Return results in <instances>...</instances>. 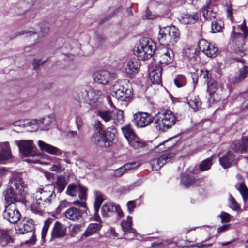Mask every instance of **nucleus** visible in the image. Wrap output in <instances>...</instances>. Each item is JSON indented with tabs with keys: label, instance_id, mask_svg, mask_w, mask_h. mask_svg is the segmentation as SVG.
I'll use <instances>...</instances> for the list:
<instances>
[{
	"label": "nucleus",
	"instance_id": "nucleus-1",
	"mask_svg": "<svg viewBox=\"0 0 248 248\" xmlns=\"http://www.w3.org/2000/svg\"><path fill=\"white\" fill-rule=\"evenodd\" d=\"M27 184L23 181L20 174H16L9 179L8 185L3 192L6 205L3 212V217L11 223H16L21 218V215L16 203L20 202L27 205Z\"/></svg>",
	"mask_w": 248,
	"mask_h": 248
},
{
	"label": "nucleus",
	"instance_id": "nucleus-2",
	"mask_svg": "<svg viewBox=\"0 0 248 248\" xmlns=\"http://www.w3.org/2000/svg\"><path fill=\"white\" fill-rule=\"evenodd\" d=\"M55 186L49 184L45 186H41L35 194V202L31 206L35 213H41L45 208L49 205L52 201L56 198L54 192Z\"/></svg>",
	"mask_w": 248,
	"mask_h": 248
},
{
	"label": "nucleus",
	"instance_id": "nucleus-3",
	"mask_svg": "<svg viewBox=\"0 0 248 248\" xmlns=\"http://www.w3.org/2000/svg\"><path fill=\"white\" fill-rule=\"evenodd\" d=\"M94 126L98 130L93 136V140L95 144L106 148L110 147L116 136L117 130L115 127H108L103 131L101 129L102 124L99 121H95Z\"/></svg>",
	"mask_w": 248,
	"mask_h": 248
},
{
	"label": "nucleus",
	"instance_id": "nucleus-4",
	"mask_svg": "<svg viewBox=\"0 0 248 248\" xmlns=\"http://www.w3.org/2000/svg\"><path fill=\"white\" fill-rule=\"evenodd\" d=\"M180 32L174 26L163 27L159 31L158 40L160 44L164 46L173 45L178 40Z\"/></svg>",
	"mask_w": 248,
	"mask_h": 248
},
{
	"label": "nucleus",
	"instance_id": "nucleus-5",
	"mask_svg": "<svg viewBox=\"0 0 248 248\" xmlns=\"http://www.w3.org/2000/svg\"><path fill=\"white\" fill-rule=\"evenodd\" d=\"M155 48V43L151 38L144 37L140 40L135 54L139 59L145 60L151 57Z\"/></svg>",
	"mask_w": 248,
	"mask_h": 248
},
{
	"label": "nucleus",
	"instance_id": "nucleus-6",
	"mask_svg": "<svg viewBox=\"0 0 248 248\" xmlns=\"http://www.w3.org/2000/svg\"><path fill=\"white\" fill-rule=\"evenodd\" d=\"M175 123V117L170 110L158 112L155 117V126L158 130L165 131Z\"/></svg>",
	"mask_w": 248,
	"mask_h": 248
},
{
	"label": "nucleus",
	"instance_id": "nucleus-7",
	"mask_svg": "<svg viewBox=\"0 0 248 248\" xmlns=\"http://www.w3.org/2000/svg\"><path fill=\"white\" fill-rule=\"evenodd\" d=\"M111 95L118 100L127 101L131 98L132 94L131 89L125 88L122 81H118L112 85Z\"/></svg>",
	"mask_w": 248,
	"mask_h": 248
},
{
	"label": "nucleus",
	"instance_id": "nucleus-8",
	"mask_svg": "<svg viewBox=\"0 0 248 248\" xmlns=\"http://www.w3.org/2000/svg\"><path fill=\"white\" fill-rule=\"evenodd\" d=\"M15 142L18 146L19 151L24 156L26 157H34L39 155V153L34 150L35 146L33 144V140H16Z\"/></svg>",
	"mask_w": 248,
	"mask_h": 248
},
{
	"label": "nucleus",
	"instance_id": "nucleus-9",
	"mask_svg": "<svg viewBox=\"0 0 248 248\" xmlns=\"http://www.w3.org/2000/svg\"><path fill=\"white\" fill-rule=\"evenodd\" d=\"M133 121L136 126L144 127L153 122V117L149 113L138 112L133 115Z\"/></svg>",
	"mask_w": 248,
	"mask_h": 248
},
{
	"label": "nucleus",
	"instance_id": "nucleus-10",
	"mask_svg": "<svg viewBox=\"0 0 248 248\" xmlns=\"http://www.w3.org/2000/svg\"><path fill=\"white\" fill-rule=\"evenodd\" d=\"M244 40L245 37L241 33L233 32L232 36V45L236 53L241 56L245 55Z\"/></svg>",
	"mask_w": 248,
	"mask_h": 248
},
{
	"label": "nucleus",
	"instance_id": "nucleus-11",
	"mask_svg": "<svg viewBox=\"0 0 248 248\" xmlns=\"http://www.w3.org/2000/svg\"><path fill=\"white\" fill-rule=\"evenodd\" d=\"M34 228L33 220L29 217L21 218L19 222L15 227L16 232L18 234H24L31 232Z\"/></svg>",
	"mask_w": 248,
	"mask_h": 248
},
{
	"label": "nucleus",
	"instance_id": "nucleus-12",
	"mask_svg": "<svg viewBox=\"0 0 248 248\" xmlns=\"http://www.w3.org/2000/svg\"><path fill=\"white\" fill-rule=\"evenodd\" d=\"M174 157V154L172 153H167L162 155L159 158H153L150 161V164L152 170H157L166 163L170 161Z\"/></svg>",
	"mask_w": 248,
	"mask_h": 248
},
{
	"label": "nucleus",
	"instance_id": "nucleus-13",
	"mask_svg": "<svg viewBox=\"0 0 248 248\" xmlns=\"http://www.w3.org/2000/svg\"><path fill=\"white\" fill-rule=\"evenodd\" d=\"M101 212L104 217L111 216L115 213H117L119 217H121L123 216L120 206L112 203L104 204L102 207Z\"/></svg>",
	"mask_w": 248,
	"mask_h": 248
},
{
	"label": "nucleus",
	"instance_id": "nucleus-14",
	"mask_svg": "<svg viewBox=\"0 0 248 248\" xmlns=\"http://www.w3.org/2000/svg\"><path fill=\"white\" fill-rule=\"evenodd\" d=\"M158 56L159 62L166 65L172 63L174 58L173 52L168 47L160 49L158 52Z\"/></svg>",
	"mask_w": 248,
	"mask_h": 248
},
{
	"label": "nucleus",
	"instance_id": "nucleus-15",
	"mask_svg": "<svg viewBox=\"0 0 248 248\" xmlns=\"http://www.w3.org/2000/svg\"><path fill=\"white\" fill-rule=\"evenodd\" d=\"M67 228L58 221L55 222L51 232L52 238L57 239L64 237L66 234Z\"/></svg>",
	"mask_w": 248,
	"mask_h": 248
},
{
	"label": "nucleus",
	"instance_id": "nucleus-16",
	"mask_svg": "<svg viewBox=\"0 0 248 248\" xmlns=\"http://www.w3.org/2000/svg\"><path fill=\"white\" fill-rule=\"evenodd\" d=\"M37 145L42 151L46 152L50 155L61 156L62 154V151L59 148L41 140H38Z\"/></svg>",
	"mask_w": 248,
	"mask_h": 248
},
{
	"label": "nucleus",
	"instance_id": "nucleus-17",
	"mask_svg": "<svg viewBox=\"0 0 248 248\" xmlns=\"http://www.w3.org/2000/svg\"><path fill=\"white\" fill-rule=\"evenodd\" d=\"M231 148L236 153H246L248 150V137L241 140H235L231 144Z\"/></svg>",
	"mask_w": 248,
	"mask_h": 248
},
{
	"label": "nucleus",
	"instance_id": "nucleus-18",
	"mask_svg": "<svg viewBox=\"0 0 248 248\" xmlns=\"http://www.w3.org/2000/svg\"><path fill=\"white\" fill-rule=\"evenodd\" d=\"M84 211L76 207H71L64 212L65 217L69 220L75 221L80 219Z\"/></svg>",
	"mask_w": 248,
	"mask_h": 248
},
{
	"label": "nucleus",
	"instance_id": "nucleus-19",
	"mask_svg": "<svg viewBox=\"0 0 248 248\" xmlns=\"http://www.w3.org/2000/svg\"><path fill=\"white\" fill-rule=\"evenodd\" d=\"M95 81L102 84L108 83L111 78L110 73L107 70L96 72L93 75Z\"/></svg>",
	"mask_w": 248,
	"mask_h": 248
},
{
	"label": "nucleus",
	"instance_id": "nucleus-20",
	"mask_svg": "<svg viewBox=\"0 0 248 248\" xmlns=\"http://www.w3.org/2000/svg\"><path fill=\"white\" fill-rule=\"evenodd\" d=\"M140 66V62L138 59L131 58L127 62L126 71L130 75H135L139 72Z\"/></svg>",
	"mask_w": 248,
	"mask_h": 248
},
{
	"label": "nucleus",
	"instance_id": "nucleus-21",
	"mask_svg": "<svg viewBox=\"0 0 248 248\" xmlns=\"http://www.w3.org/2000/svg\"><path fill=\"white\" fill-rule=\"evenodd\" d=\"M219 161L223 168L226 169L230 167L234 163L235 156L231 152H228L226 154L219 158Z\"/></svg>",
	"mask_w": 248,
	"mask_h": 248
},
{
	"label": "nucleus",
	"instance_id": "nucleus-22",
	"mask_svg": "<svg viewBox=\"0 0 248 248\" xmlns=\"http://www.w3.org/2000/svg\"><path fill=\"white\" fill-rule=\"evenodd\" d=\"M86 92L88 99L91 101V103L96 102H101L104 97V92L100 90H95L93 89H90Z\"/></svg>",
	"mask_w": 248,
	"mask_h": 248
},
{
	"label": "nucleus",
	"instance_id": "nucleus-23",
	"mask_svg": "<svg viewBox=\"0 0 248 248\" xmlns=\"http://www.w3.org/2000/svg\"><path fill=\"white\" fill-rule=\"evenodd\" d=\"M162 68L159 65L153 67L150 72L149 78L153 83L159 84L161 82Z\"/></svg>",
	"mask_w": 248,
	"mask_h": 248
},
{
	"label": "nucleus",
	"instance_id": "nucleus-24",
	"mask_svg": "<svg viewBox=\"0 0 248 248\" xmlns=\"http://www.w3.org/2000/svg\"><path fill=\"white\" fill-rule=\"evenodd\" d=\"M11 156L9 143L7 141L0 142V160L3 161L9 159Z\"/></svg>",
	"mask_w": 248,
	"mask_h": 248
},
{
	"label": "nucleus",
	"instance_id": "nucleus-25",
	"mask_svg": "<svg viewBox=\"0 0 248 248\" xmlns=\"http://www.w3.org/2000/svg\"><path fill=\"white\" fill-rule=\"evenodd\" d=\"M52 165L50 168V170L57 173H61L65 169L64 160L58 158H55L52 161Z\"/></svg>",
	"mask_w": 248,
	"mask_h": 248
},
{
	"label": "nucleus",
	"instance_id": "nucleus-26",
	"mask_svg": "<svg viewBox=\"0 0 248 248\" xmlns=\"http://www.w3.org/2000/svg\"><path fill=\"white\" fill-rule=\"evenodd\" d=\"M139 164L136 162L127 163L122 166L119 169H116L114 172V176L116 177H120L122 176L126 170L136 168L139 166Z\"/></svg>",
	"mask_w": 248,
	"mask_h": 248
},
{
	"label": "nucleus",
	"instance_id": "nucleus-27",
	"mask_svg": "<svg viewBox=\"0 0 248 248\" xmlns=\"http://www.w3.org/2000/svg\"><path fill=\"white\" fill-rule=\"evenodd\" d=\"M195 181L194 174L192 173L185 172L181 176V182L186 188L190 186Z\"/></svg>",
	"mask_w": 248,
	"mask_h": 248
},
{
	"label": "nucleus",
	"instance_id": "nucleus-28",
	"mask_svg": "<svg viewBox=\"0 0 248 248\" xmlns=\"http://www.w3.org/2000/svg\"><path fill=\"white\" fill-rule=\"evenodd\" d=\"M199 51L198 48L194 46H186L183 50V55L188 59H195L199 55Z\"/></svg>",
	"mask_w": 248,
	"mask_h": 248
},
{
	"label": "nucleus",
	"instance_id": "nucleus-29",
	"mask_svg": "<svg viewBox=\"0 0 248 248\" xmlns=\"http://www.w3.org/2000/svg\"><path fill=\"white\" fill-rule=\"evenodd\" d=\"M121 129L124 137L127 139L128 142H131L133 140L135 139L136 135L130 124H127L123 126Z\"/></svg>",
	"mask_w": 248,
	"mask_h": 248
},
{
	"label": "nucleus",
	"instance_id": "nucleus-30",
	"mask_svg": "<svg viewBox=\"0 0 248 248\" xmlns=\"http://www.w3.org/2000/svg\"><path fill=\"white\" fill-rule=\"evenodd\" d=\"M101 227L102 224L101 223H91L87 227L84 235L86 237H89L99 232Z\"/></svg>",
	"mask_w": 248,
	"mask_h": 248
},
{
	"label": "nucleus",
	"instance_id": "nucleus-31",
	"mask_svg": "<svg viewBox=\"0 0 248 248\" xmlns=\"http://www.w3.org/2000/svg\"><path fill=\"white\" fill-rule=\"evenodd\" d=\"M209 4L210 2H207L206 5L204 6L202 9V16L206 20H211L216 17V13L211 10Z\"/></svg>",
	"mask_w": 248,
	"mask_h": 248
},
{
	"label": "nucleus",
	"instance_id": "nucleus-32",
	"mask_svg": "<svg viewBox=\"0 0 248 248\" xmlns=\"http://www.w3.org/2000/svg\"><path fill=\"white\" fill-rule=\"evenodd\" d=\"M199 19V15L197 13L192 15L184 14L180 18V21L183 24L193 23Z\"/></svg>",
	"mask_w": 248,
	"mask_h": 248
},
{
	"label": "nucleus",
	"instance_id": "nucleus-33",
	"mask_svg": "<svg viewBox=\"0 0 248 248\" xmlns=\"http://www.w3.org/2000/svg\"><path fill=\"white\" fill-rule=\"evenodd\" d=\"M123 231L125 232L134 233L135 230L132 228V217L128 216L126 220H123L121 223Z\"/></svg>",
	"mask_w": 248,
	"mask_h": 248
},
{
	"label": "nucleus",
	"instance_id": "nucleus-34",
	"mask_svg": "<svg viewBox=\"0 0 248 248\" xmlns=\"http://www.w3.org/2000/svg\"><path fill=\"white\" fill-rule=\"evenodd\" d=\"M53 120V117L50 115L46 116L39 120L40 129L41 130H48Z\"/></svg>",
	"mask_w": 248,
	"mask_h": 248
},
{
	"label": "nucleus",
	"instance_id": "nucleus-35",
	"mask_svg": "<svg viewBox=\"0 0 248 248\" xmlns=\"http://www.w3.org/2000/svg\"><path fill=\"white\" fill-rule=\"evenodd\" d=\"M236 188L241 193L243 200L246 202L248 199V189L244 182L237 183L235 185Z\"/></svg>",
	"mask_w": 248,
	"mask_h": 248
},
{
	"label": "nucleus",
	"instance_id": "nucleus-36",
	"mask_svg": "<svg viewBox=\"0 0 248 248\" xmlns=\"http://www.w3.org/2000/svg\"><path fill=\"white\" fill-rule=\"evenodd\" d=\"M247 67L244 66L243 68L239 70V73L237 76H235L232 78V83H238L244 80L248 74Z\"/></svg>",
	"mask_w": 248,
	"mask_h": 248
},
{
	"label": "nucleus",
	"instance_id": "nucleus-37",
	"mask_svg": "<svg viewBox=\"0 0 248 248\" xmlns=\"http://www.w3.org/2000/svg\"><path fill=\"white\" fill-rule=\"evenodd\" d=\"M224 28V22L221 20L213 21L211 23V32L217 33L222 32Z\"/></svg>",
	"mask_w": 248,
	"mask_h": 248
},
{
	"label": "nucleus",
	"instance_id": "nucleus-38",
	"mask_svg": "<svg viewBox=\"0 0 248 248\" xmlns=\"http://www.w3.org/2000/svg\"><path fill=\"white\" fill-rule=\"evenodd\" d=\"M188 104L195 111H197L201 108L202 102L198 96H194L189 99Z\"/></svg>",
	"mask_w": 248,
	"mask_h": 248
},
{
	"label": "nucleus",
	"instance_id": "nucleus-39",
	"mask_svg": "<svg viewBox=\"0 0 248 248\" xmlns=\"http://www.w3.org/2000/svg\"><path fill=\"white\" fill-rule=\"evenodd\" d=\"M97 115L106 122L113 120L114 116V113L113 112L108 110L99 111Z\"/></svg>",
	"mask_w": 248,
	"mask_h": 248
},
{
	"label": "nucleus",
	"instance_id": "nucleus-40",
	"mask_svg": "<svg viewBox=\"0 0 248 248\" xmlns=\"http://www.w3.org/2000/svg\"><path fill=\"white\" fill-rule=\"evenodd\" d=\"M95 199L94 204V211L96 212H98L100 205H101L104 198H103V196L102 193L97 191H95L94 192Z\"/></svg>",
	"mask_w": 248,
	"mask_h": 248
},
{
	"label": "nucleus",
	"instance_id": "nucleus-41",
	"mask_svg": "<svg viewBox=\"0 0 248 248\" xmlns=\"http://www.w3.org/2000/svg\"><path fill=\"white\" fill-rule=\"evenodd\" d=\"M56 183L59 193H61L64 190L67 184L65 177L63 176H58Z\"/></svg>",
	"mask_w": 248,
	"mask_h": 248
},
{
	"label": "nucleus",
	"instance_id": "nucleus-42",
	"mask_svg": "<svg viewBox=\"0 0 248 248\" xmlns=\"http://www.w3.org/2000/svg\"><path fill=\"white\" fill-rule=\"evenodd\" d=\"M79 188V185L69 184L66 189V194L70 196L75 197L77 195Z\"/></svg>",
	"mask_w": 248,
	"mask_h": 248
},
{
	"label": "nucleus",
	"instance_id": "nucleus-43",
	"mask_svg": "<svg viewBox=\"0 0 248 248\" xmlns=\"http://www.w3.org/2000/svg\"><path fill=\"white\" fill-rule=\"evenodd\" d=\"M52 221L53 219L52 218H48L44 221V226L41 232V238L43 242L45 241L48 228Z\"/></svg>",
	"mask_w": 248,
	"mask_h": 248
},
{
	"label": "nucleus",
	"instance_id": "nucleus-44",
	"mask_svg": "<svg viewBox=\"0 0 248 248\" xmlns=\"http://www.w3.org/2000/svg\"><path fill=\"white\" fill-rule=\"evenodd\" d=\"M212 164V159L211 158H207L199 164V169L202 171L208 170L211 168Z\"/></svg>",
	"mask_w": 248,
	"mask_h": 248
},
{
	"label": "nucleus",
	"instance_id": "nucleus-45",
	"mask_svg": "<svg viewBox=\"0 0 248 248\" xmlns=\"http://www.w3.org/2000/svg\"><path fill=\"white\" fill-rule=\"evenodd\" d=\"M207 92L210 96H212L216 92L217 89V83L213 80H210V81L207 82Z\"/></svg>",
	"mask_w": 248,
	"mask_h": 248
},
{
	"label": "nucleus",
	"instance_id": "nucleus-46",
	"mask_svg": "<svg viewBox=\"0 0 248 248\" xmlns=\"http://www.w3.org/2000/svg\"><path fill=\"white\" fill-rule=\"evenodd\" d=\"M174 83L177 87L180 88L186 84V80L184 76L182 75H178L174 79Z\"/></svg>",
	"mask_w": 248,
	"mask_h": 248
},
{
	"label": "nucleus",
	"instance_id": "nucleus-47",
	"mask_svg": "<svg viewBox=\"0 0 248 248\" xmlns=\"http://www.w3.org/2000/svg\"><path fill=\"white\" fill-rule=\"evenodd\" d=\"M25 2H21L17 4V6L14 8L16 15H22L27 10Z\"/></svg>",
	"mask_w": 248,
	"mask_h": 248
},
{
	"label": "nucleus",
	"instance_id": "nucleus-48",
	"mask_svg": "<svg viewBox=\"0 0 248 248\" xmlns=\"http://www.w3.org/2000/svg\"><path fill=\"white\" fill-rule=\"evenodd\" d=\"M218 48L213 45L209 44V48L205 51V53L208 57L212 58L217 55Z\"/></svg>",
	"mask_w": 248,
	"mask_h": 248
},
{
	"label": "nucleus",
	"instance_id": "nucleus-49",
	"mask_svg": "<svg viewBox=\"0 0 248 248\" xmlns=\"http://www.w3.org/2000/svg\"><path fill=\"white\" fill-rule=\"evenodd\" d=\"M129 145L135 149H139L145 146V143L136 136L134 140L128 142Z\"/></svg>",
	"mask_w": 248,
	"mask_h": 248
},
{
	"label": "nucleus",
	"instance_id": "nucleus-50",
	"mask_svg": "<svg viewBox=\"0 0 248 248\" xmlns=\"http://www.w3.org/2000/svg\"><path fill=\"white\" fill-rule=\"evenodd\" d=\"M26 126H31L33 131L37 130L40 129L39 120L32 119L30 122L26 121Z\"/></svg>",
	"mask_w": 248,
	"mask_h": 248
},
{
	"label": "nucleus",
	"instance_id": "nucleus-51",
	"mask_svg": "<svg viewBox=\"0 0 248 248\" xmlns=\"http://www.w3.org/2000/svg\"><path fill=\"white\" fill-rule=\"evenodd\" d=\"M87 189L86 187L79 185V188L78 190V197L79 199L82 201H86L87 199Z\"/></svg>",
	"mask_w": 248,
	"mask_h": 248
},
{
	"label": "nucleus",
	"instance_id": "nucleus-52",
	"mask_svg": "<svg viewBox=\"0 0 248 248\" xmlns=\"http://www.w3.org/2000/svg\"><path fill=\"white\" fill-rule=\"evenodd\" d=\"M210 43L205 39H201L199 42V49L205 53V51L209 48Z\"/></svg>",
	"mask_w": 248,
	"mask_h": 248
},
{
	"label": "nucleus",
	"instance_id": "nucleus-53",
	"mask_svg": "<svg viewBox=\"0 0 248 248\" xmlns=\"http://www.w3.org/2000/svg\"><path fill=\"white\" fill-rule=\"evenodd\" d=\"M69 205V202L66 200L62 201L60 202L59 205L56 208L57 213H60L61 211Z\"/></svg>",
	"mask_w": 248,
	"mask_h": 248
},
{
	"label": "nucleus",
	"instance_id": "nucleus-54",
	"mask_svg": "<svg viewBox=\"0 0 248 248\" xmlns=\"http://www.w3.org/2000/svg\"><path fill=\"white\" fill-rule=\"evenodd\" d=\"M218 216L222 222H228L231 220L230 214L226 212H222Z\"/></svg>",
	"mask_w": 248,
	"mask_h": 248
},
{
	"label": "nucleus",
	"instance_id": "nucleus-55",
	"mask_svg": "<svg viewBox=\"0 0 248 248\" xmlns=\"http://www.w3.org/2000/svg\"><path fill=\"white\" fill-rule=\"evenodd\" d=\"M201 76L205 79L206 83L211 80V74L207 70H202Z\"/></svg>",
	"mask_w": 248,
	"mask_h": 248
},
{
	"label": "nucleus",
	"instance_id": "nucleus-56",
	"mask_svg": "<svg viewBox=\"0 0 248 248\" xmlns=\"http://www.w3.org/2000/svg\"><path fill=\"white\" fill-rule=\"evenodd\" d=\"M229 205L230 207L234 210H237L239 208V206L236 202V201L232 196L230 197Z\"/></svg>",
	"mask_w": 248,
	"mask_h": 248
},
{
	"label": "nucleus",
	"instance_id": "nucleus-57",
	"mask_svg": "<svg viewBox=\"0 0 248 248\" xmlns=\"http://www.w3.org/2000/svg\"><path fill=\"white\" fill-rule=\"evenodd\" d=\"M127 209L129 212L131 213L136 207V204L134 201H128L127 203Z\"/></svg>",
	"mask_w": 248,
	"mask_h": 248
},
{
	"label": "nucleus",
	"instance_id": "nucleus-58",
	"mask_svg": "<svg viewBox=\"0 0 248 248\" xmlns=\"http://www.w3.org/2000/svg\"><path fill=\"white\" fill-rule=\"evenodd\" d=\"M72 204L74 205L80 207H83L85 209H86V204L84 202L80 201L79 200H76L74 201Z\"/></svg>",
	"mask_w": 248,
	"mask_h": 248
},
{
	"label": "nucleus",
	"instance_id": "nucleus-59",
	"mask_svg": "<svg viewBox=\"0 0 248 248\" xmlns=\"http://www.w3.org/2000/svg\"><path fill=\"white\" fill-rule=\"evenodd\" d=\"M241 30L244 34V35L246 36L248 35V28L246 26L245 21L244 20L242 24L241 25Z\"/></svg>",
	"mask_w": 248,
	"mask_h": 248
},
{
	"label": "nucleus",
	"instance_id": "nucleus-60",
	"mask_svg": "<svg viewBox=\"0 0 248 248\" xmlns=\"http://www.w3.org/2000/svg\"><path fill=\"white\" fill-rule=\"evenodd\" d=\"M12 241L10 236L7 235L2 236L1 239V242L2 244L4 242H5V244H6L7 243H10Z\"/></svg>",
	"mask_w": 248,
	"mask_h": 248
},
{
	"label": "nucleus",
	"instance_id": "nucleus-61",
	"mask_svg": "<svg viewBox=\"0 0 248 248\" xmlns=\"http://www.w3.org/2000/svg\"><path fill=\"white\" fill-rule=\"evenodd\" d=\"M196 245L198 248H207L212 246V244H205L204 241L197 243Z\"/></svg>",
	"mask_w": 248,
	"mask_h": 248
},
{
	"label": "nucleus",
	"instance_id": "nucleus-62",
	"mask_svg": "<svg viewBox=\"0 0 248 248\" xmlns=\"http://www.w3.org/2000/svg\"><path fill=\"white\" fill-rule=\"evenodd\" d=\"M76 123L77 124L78 129H79L82 124V120L80 116H77L76 117Z\"/></svg>",
	"mask_w": 248,
	"mask_h": 248
},
{
	"label": "nucleus",
	"instance_id": "nucleus-63",
	"mask_svg": "<svg viewBox=\"0 0 248 248\" xmlns=\"http://www.w3.org/2000/svg\"><path fill=\"white\" fill-rule=\"evenodd\" d=\"M248 108V99L244 100L240 106V110H244Z\"/></svg>",
	"mask_w": 248,
	"mask_h": 248
},
{
	"label": "nucleus",
	"instance_id": "nucleus-64",
	"mask_svg": "<svg viewBox=\"0 0 248 248\" xmlns=\"http://www.w3.org/2000/svg\"><path fill=\"white\" fill-rule=\"evenodd\" d=\"M230 226V224H225V225H223L222 226L219 227L217 228V232H222L225 231V230H227Z\"/></svg>",
	"mask_w": 248,
	"mask_h": 248
}]
</instances>
